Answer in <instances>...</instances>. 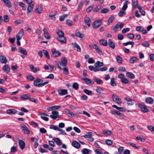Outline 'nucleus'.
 Segmentation results:
<instances>
[{"instance_id": "c85d7f7f", "label": "nucleus", "mask_w": 154, "mask_h": 154, "mask_svg": "<svg viewBox=\"0 0 154 154\" xmlns=\"http://www.w3.org/2000/svg\"><path fill=\"white\" fill-rule=\"evenodd\" d=\"M19 49L20 53L25 55H27V53L26 50L25 49H23L21 47H20Z\"/></svg>"}, {"instance_id": "393cba45", "label": "nucleus", "mask_w": 154, "mask_h": 154, "mask_svg": "<svg viewBox=\"0 0 154 154\" xmlns=\"http://www.w3.org/2000/svg\"><path fill=\"white\" fill-rule=\"evenodd\" d=\"M128 0H126L125 3H124L123 5L122 8V10L125 11L127 8H128Z\"/></svg>"}, {"instance_id": "72a5a7b5", "label": "nucleus", "mask_w": 154, "mask_h": 154, "mask_svg": "<svg viewBox=\"0 0 154 154\" xmlns=\"http://www.w3.org/2000/svg\"><path fill=\"white\" fill-rule=\"evenodd\" d=\"M75 35L77 37L80 38H82L84 37V35L79 32H76L75 33Z\"/></svg>"}, {"instance_id": "4be33fe9", "label": "nucleus", "mask_w": 154, "mask_h": 154, "mask_svg": "<svg viewBox=\"0 0 154 154\" xmlns=\"http://www.w3.org/2000/svg\"><path fill=\"white\" fill-rule=\"evenodd\" d=\"M17 112V111L14 109H8L7 111V113L8 114H16Z\"/></svg>"}, {"instance_id": "e2e57ef3", "label": "nucleus", "mask_w": 154, "mask_h": 154, "mask_svg": "<svg viewBox=\"0 0 154 154\" xmlns=\"http://www.w3.org/2000/svg\"><path fill=\"white\" fill-rule=\"evenodd\" d=\"M4 21L7 23L8 21L9 18L8 15H5L4 16Z\"/></svg>"}, {"instance_id": "603ef678", "label": "nucleus", "mask_w": 154, "mask_h": 154, "mask_svg": "<svg viewBox=\"0 0 154 154\" xmlns=\"http://www.w3.org/2000/svg\"><path fill=\"white\" fill-rule=\"evenodd\" d=\"M89 149L84 148L83 149L82 151V152L83 154H88L89 153Z\"/></svg>"}, {"instance_id": "c9c22d12", "label": "nucleus", "mask_w": 154, "mask_h": 154, "mask_svg": "<svg viewBox=\"0 0 154 154\" xmlns=\"http://www.w3.org/2000/svg\"><path fill=\"white\" fill-rule=\"evenodd\" d=\"M103 91V89L102 87H97L96 89V92L99 94H100L102 93Z\"/></svg>"}, {"instance_id": "e433bc0d", "label": "nucleus", "mask_w": 154, "mask_h": 154, "mask_svg": "<svg viewBox=\"0 0 154 154\" xmlns=\"http://www.w3.org/2000/svg\"><path fill=\"white\" fill-rule=\"evenodd\" d=\"M134 44V43L132 42L129 41L127 42L126 43H124L123 45L124 46H126L128 45H131V48H132Z\"/></svg>"}, {"instance_id": "7ed1b4c3", "label": "nucleus", "mask_w": 154, "mask_h": 154, "mask_svg": "<svg viewBox=\"0 0 154 154\" xmlns=\"http://www.w3.org/2000/svg\"><path fill=\"white\" fill-rule=\"evenodd\" d=\"M112 98L113 100L119 105L120 104L122 103L121 99L116 94H113L112 96Z\"/></svg>"}, {"instance_id": "f03ea898", "label": "nucleus", "mask_w": 154, "mask_h": 154, "mask_svg": "<svg viewBox=\"0 0 154 154\" xmlns=\"http://www.w3.org/2000/svg\"><path fill=\"white\" fill-rule=\"evenodd\" d=\"M102 20L100 19L94 21L93 23V27L94 29H96L98 28L102 24Z\"/></svg>"}, {"instance_id": "6e6d98bb", "label": "nucleus", "mask_w": 154, "mask_h": 154, "mask_svg": "<svg viewBox=\"0 0 154 154\" xmlns=\"http://www.w3.org/2000/svg\"><path fill=\"white\" fill-rule=\"evenodd\" d=\"M142 45L144 47H149V43L147 41H145L142 43Z\"/></svg>"}, {"instance_id": "f3484780", "label": "nucleus", "mask_w": 154, "mask_h": 154, "mask_svg": "<svg viewBox=\"0 0 154 154\" xmlns=\"http://www.w3.org/2000/svg\"><path fill=\"white\" fill-rule=\"evenodd\" d=\"M30 69L35 73H36L38 71H39L40 69L39 68H36L32 65H30L29 66Z\"/></svg>"}, {"instance_id": "9b49d317", "label": "nucleus", "mask_w": 154, "mask_h": 154, "mask_svg": "<svg viewBox=\"0 0 154 154\" xmlns=\"http://www.w3.org/2000/svg\"><path fill=\"white\" fill-rule=\"evenodd\" d=\"M82 80L89 85H93L94 83V82L91 81L90 79L86 77L82 78Z\"/></svg>"}, {"instance_id": "6e6552de", "label": "nucleus", "mask_w": 154, "mask_h": 154, "mask_svg": "<svg viewBox=\"0 0 154 154\" xmlns=\"http://www.w3.org/2000/svg\"><path fill=\"white\" fill-rule=\"evenodd\" d=\"M84 22L88 27H90L91 25V21L90 17L88 16H86L84 18Z\"/></svg>"}, {"instance_id": "f704fd0d", "label": "nucleus", "mask_w": 154, "mask_h": 154, "mask_svg": "<svg viewBox=\"0 0 154 154\" xmlns=\"http://www.w3.org/2000/svg\"><path fill=\"white\" fill-rule=\"evenodd\" d=\"M137 60V58L136 57H133L130 59L129 62L131 63H134L136 62Z\"/></svg>"}, {"instance_id": "0e129e2a", "label": "nucleus", "mask_w": 154, "mask_h": 154, "mask_svg": "<svg viewBox=\"0 0 154 154\" xmlns=\"http://www.w3.org/2000/svg\"><path fill=\"white\" fill-rule=\"evenodd\" d=\"M109 10L106 8H104L102 9L100 11V12L102 13L106 14L108 12Z\"/></svg>"}, {"instance_id": "3c124183", "label": "nucleus", "mask_w": 154, "mask_h": 154, "mask_svg": "<svg viewBox=\"0 0 154 154\" xmlns=\"http://www.w3.org/2000/svg\"><path fill=\"white\" fill-rule=\"evenodd\" d=\"M92 132H89L87 133V134L83 136V137L85 138H89L90 137H91L92 136Z\"/></svg>"}, {"instance_id": "ea45409f", "label": "nucleus", "mask_w": 154, "mask_h": 154, "mask_svg": "<svg viewBox=\"0 0 154 154\" xmlns=\"http://www.w3.org/2000/svg\"><path fill=\"white\" fill-rule=\"evenodd\" d=\"M19 5L20 7L22 8V9L23 10H26V6L24 3L22 2H19Z\"/></svg>"}, {"instance_id": "9d476101", "label": "nucleus", "mask_w": 154, "mask_h": 154, "mask_svg": "<svg viewBox=\"0 0 154 154\" xmlns=\"http://www.w3.org/2000/svg\"><path fill=\"white\" fill-rule=\"evenodd\" d=\"M57 40L61 42V43L65 44L66 42V38L65 37L63 36H58L57 38Z\"/></svg>"}, {"instance_id": "bf43d9fd", "label": "nucleus", "mask_w": 154, "mask_h": 154, "mask_svg": "<svg viewBox=\"0 0 154 154\" xmlns=\"http://www.w3.org/2000/svg\"><path fill=\"white\" fill-rule=\"evenodd\" d=\"M72 87L75 90H77L79 88V85L76 82L74 83L72 85Z\"/></svg>"}, {"instance_id": "c03bdc74", "label": "nucleus", "mask_w": 154, "mask_h": 154, "mask_svg": "<svg viewBox=\"0 0 154 154\" xmlns=\"http://www.w3.org/2000/svg\"><path fill=\"white\" fill-rule=\"evenodd\" d=\"M68 16V15L67 14H64L60 16L59 18V20L61 21H63L65 18H66Z\"/></svg>"}, {"instance_id": "13d9d810", "label": "nucleus", "mask_w": 154, "mask_h": 154, "mask_svg": "<svg viewBox=\"0 0 154 154\" xmlns=\"http://www.w3.org/2000/svg\"><path fill=\"white\" fill-rule=\"evenodd\" d=\"M29 96L28 94H25L23 95L20 97V98L21 99H27L29 98Z\"/></svg>"}, {"instance_id": "a18cd8bd", "label": "nucleus", "mask_w": 154, "mask_h": 154, "mask_svg": "<svg viewBox=\"0 0 154 154\" xmlns=\"http://www.w3.org/2000/svg\"><path fill=\"white\" fill-rule=\"evenodd\" d=\"M133 6L134 8H136L138 6V1L137 0H132Z\"/></svg>"}, {"instance_id": "de8ad7c7", "label": "nucleus", "mask_w": 154, "mask_h": 154, "mask_svg": "<svg viewBox=\"0 0 154 154\" xmlns=\"http://www.w3.org/2000/svg\"><path fill=\"white\" fill-rule=\"evenodd\" d=\"M128 144L129 145L132 147H134V148L136 149H139L140 148V147L139 146H136V144H134V143H131V142H129L128 143Z\"/></svg>"}, {"instance_id": "dca6fc26", "label": "nucleus", "mask_w": 154, "mask_h": 154, "mask_svg": "<svg viewBox=\"0 0 154 154\" xmlns=\"http://www.w3.org/2000/svg\"><path fill=\"white\" fill-rule=\"evenodd\" d=\"M5 4L8 8H10L11 7V3L9 0H3L2 1Z\"/></svg>"}, {"instance_id": "052dcab7", "label": "nucleus", "mask_w": 154, "mask_h": 154, "mask_svg": "<svg viewBox=\"0 0 154 154\" xmlns=\"http://www.w3.org/2000/svg\"><path fill=\"white\" fill-rule=\"evenodd\" d=\"M58 127L57 126L51 125L50 126V128L51 129H53L55 130H57Z\"/></svg>"}, {"instance_id": "4c0bfd02", "label": "nucleus", "mask_w": 154, "mask_h": 154, "mask_svg": "<svg viewBox=\"0 0 154 154\" xmlns=\"http://www.w3.org/2000/svg\"><path fill=\"white\" fill-rule=\"evenodd\" d=\"M110 85L112 86H115L116 85V84L115 82V79L114 78H112L111 79L110 82Z\"/></svg>"}, {"instance_id": "ddd939ff", "label": "nucleus", "mask_w": 154, "mask_h": 154, "mask_svg": "<svg viewBox=\"0 0 154 154\" xmlns=\"http://www.w3.org/2000/svg\"><path fill=\"white\" fill-rule=\"evenodd\" d=\"M43 31L44 32V35L45 37L47 39H50L51 38V37L49 34L48 32L47 31V30L45 28H43Z\"/></svg>"}, {"instance_id": "6ab92c4d", "label": "nucleus", "mask_w": 154, "mask_h": 154, "mask_svg": "<svg viewBox=\"0 0 154 154\" xmlns=\"http://www.w3.org/2000/svg\"><path fill=\"white\" fill-rule=\"evenodd\" d=\"M42 10V6L39 5L35 10V12L36 13L40 14Z\"/></svg>"}, {"instance_id": "37998d69", "label": "nucleus", "mask_w": 154, "mask_h": 154, "mask_svg": "<svg viewBox=\"0 0 154 154\" xmlns=\"http://www.w3.org/2000/svg\"><path fill=\"white\" fill-rule=\"evenodd\" d=\"M141 109L142 112H148L149 110L147 109L146 106H139Z\"/></svg>"}, {"instance_id": "bb28decb", "label": "nucleus", "mask_w": 154, "mask_h": 154, "mask_svg": "<svg viewBox=\"0 0 154 154\" xmlns=\"http://www.w3.org/2000/svg\"><path fill=\"white\" fill-rule=\"evenodd\" d=\"M104 134L105 135H108L111 134L112 132L111 131L108 130H106L105 129L102 130Z\"/></svg>"}, {"instance_id": "20e7f679", "label": "nucleus", "mask_w": 154, "mask_h": 154, "mask_svg": "<svg viewBox=\"0 0 154 154\" xmlns=\"http://www.w3.org/2000/svg\"><path fill=\"white\" fill-rule=\"evenodd\" d=\"M61 61L60 62L59 61L57 62V64L58 66V65L60 64V63L61 64V66H62H62H66V65L67 64V59L65 57H63L61 58Z\"/></svg>"}, {"instance_id": "b1692460", "label": "nucleus", "mask_w": 154, "mask_h": 154, "mask_svg": "<svg viewBox=\"0 0 154 154\" xmlns=\"http://www.w3.org/2000/svg\"><path fill=\"white\" fill-rule=\"evenodd\" d=\"M116 59L117 62L119 64H121L122 62V57L119 55H117L116 57Z\"/></svg>"}, {"instance_id": "0eeeda50", "label": "nucleus", "mask_w": 154, "mask_h": 154, "mask_svg": "<svg viewBox=\"0 0 154 154\" xmlns=\"http://www.w3.org/2000/svg\"><path fill=\"white\" fill-rule=\"evenodd\" d=\"M24 34L23 30L21 29L19 31L17 34L16 35L17 38L21 39Z\"/></svg>"}, {"instance_id": "338daca9", "label": "nucleus", "mask_w": 154, "mask_h": 154, "mask_svg": "<svg viewBox=\"0 0 154 154\" xmlns=\"http://www.w3.org/2000/svg\"><path fill=\"white\" fill-rule=\"evenodd\" d=\"M101 6L100 5H98L97 7H96L94 9V12H96L100 10V9L101 8Z\"/></svg>"}, {"instance_id": "cd10ccee", "label": "nucleus", "mask_w": 154, "mask_h": 154, "mask_svg": "<svg viewBox=\"0 0 154 154\" xmlns=\"http://www.w3.org/2000/svg\"><path fill=\"white\" fill-rule=\"evenodd\" d=\"M34 7L33 4H30L29 5L27 9V13L28 12H31L32 10Z\"/></svg>"}, {"instance_id": "2eb2a0df", "label": "nucleus", "mask_w": 154, "mask_h": 154, "mask_svg": "<svg viewBox=\"0 0 154 154\" xmlns=\"http://www.w3.org/2000/svg\"><path fill=\"white\" fill-rule=\"evenodd\" d=\"M0 61L2 63H7L8 60L5 57L1 55L0 56Z\"/></svg>"}, {"instance_id": "f257e3e1", "label": "nucleus", "mask_w": 154, "mask_h": 154, "mask_svg": "<svg viewBox=\"0 0 154 154\" xmlns=\"http://www.w3.org/2000/svg\"><path fill=\"white\" fill-rule=\"evenodd\" d=\"M43 80L37 78V79L34 81L33 85L35 86L38 87H42L48 83V81L43 82Z\"/></svg>"}, {"instance_id": "69168bd1", "label": "nucleus", "mask_w": 154, "mask_h": 154, "mask_svg": "<svg viewBox=\"0 0 154 154\" xmlns=\"http://www.w3.org/2000/svg\"><path fill=\"white\" fill-rule=\"evenodd\" d=\"M93 8V5H90L86 9V11L87 12H89L92 10Z\"/></svg>"}, {"instance_id": "680f3d73", "label": "nucleus", "mask_w": 154, "mask_h": 154, "mask_svg": "<svg viewBox=\"0 0 154 154\" xmlns=\"http://www.w3.org/2000/svg\"><path fill=\"white\" fill-rule=\"evenodd\" d=\"M43 52H44V55L45 57L48 59H49L50 56L48 55V52L45 50H43Z\"/></svg>"}, {"instance_id": "7c9ffc66", "label": "nucleus", "mask_w": 154, "mask_h": 154, "mask_svg": "<svg viewBox=\"0 0 154 154\" xmlns=\"http://www.w3.org/2000/svg\"><path fill=\"white\" fill-rule=\"evenodd\" d=\"M100 44L104 46H106L107 44V42L106 40L104 39H102L100 41Z\"/></svg>"}, {"instance_id": "a878e982", "label": "nucleus", "mask_w": 154, "mask_h": 154, "mask_svg": "<svg viewBox=\"0 0 154 154\" xmlns=\"http://www.w3.org/2000/svg\"><path fill=\"white\" fill-rule=\"evenodd\" d=\"M60 108V106H50L47 108V110L49 112L52 110L58 109Z\"/></svg>"}, {"instance_id": "f8f14e48", "label": "nucleus", "mask_w": 154, "mask_h": 154, "mask_svg": "<svg viewBox=\"0 0 154 154\" xmlns=\"http://www.w3.org/2000/svg\"><path fill=\"white\" fill-rule=\"evenodd\" d=\"M93 79L96 83L98 84L101 85L103 83V82L101 79L95 76L93 77Z\"/></svg>"}, {"instance_id": "aec40b11", "label": "nucleus", "mask_w": 154, "mask_h": 154, "mask_svg": "<svg viewBox=\"0 0 154 154\" xmlns=\"http://www.w3.org/2000/svg\"><path fill=\"white\" fill-rule=\"evenodd\" d=\"M108 45L112 49H114L115 48V45L112 42V40L111 39H109L108 41Z\"/></svg>"}, {"instance_id": "c756f323", "label": "nucleus", "mask_w": 154, "mask_h": 154, "mask_svg": "<svg viewBox=\"0 0 154 154\" xmlns=\"http://www.w3.org/2000/svg\"><path fill=\"white\" fill-rule=\"evenodd\" d=\"M126 75L131 79H133L135 78L134 75L131 72H127Z\"/></svg>"}, {"instance_id": "58836bf2", "label": "nucleus", "mask_w": 154, "mask_h": 154, "mask_svg": "<svg viewBox=\"0 0 154 154\" xmlns=\"http://www.w3.org/2000/svg\"><path fill=\"white\" fill-rule=\"evenodd\" d=\"M94 65H96L100 67L103 66V63L102 62H101L98 61L94 63Z\"/></svg>"}, {"instance_id": "1a4fd4ad", "label": "nucleus", "mask_w": 154, "mask_h": 154, "mask_svg": "<svg viewBox=\"0 0 154 154\" xmlns=\"http://www.w3.org/2000/svg\"><path fill=\"white\" fill-rule=\"evenodd\" d=\"M58 91L59 94L61 96L64 95L67 93V90L65 89H59Z\"/></svg>"}, {"instance_id": "864d4df0", "label": "nucleus", "mask_w": 154, "mask_h": 154, "mask_svg": "<svg viewBox=\"0 0 154 154\" xmlns=\"http://www.w3.org/2000/svg\"><path fill=\"white\" fill-rule=\"evenodd\" d=\"M119 111L122 112H124L125 111V109L123 108L122 107H119V106H113Z\"/></svg>"}, {"instance_id": "09e8293b", "label": "nucleus", "mask_w": 154, "mask_h": 154, "mask_svg": "<svg viewBox=\"0 0 154 154\" xmlns=\"http://www.w3.org/2000/svg\"><path fill=\"white\" fill-rule=\"evenodd\" d=\"M125 11L121 10L119 13V15L120 17H122L125 14Z\"/></svg>"}, {"instance_id": "8fccbe9b", "label": "nucleus", "mask_w": 154, "mask_h": 154, "mask_svg": "<svg viewBox=\"0 0 154 154\" xmlns=\"http://www.w3.org/2000/svg\"><path fill=\"white\" fill-rule=\"evenodd\" d=\"M83 5V3L82 2H80L77 8V10L79 11L82 8Z\"/></svg>"}, {"instance_id": "5fc2aeb1", "label": "nucleus", "mask_w": 154, "mask_h": 154, "mask_svg": "<svg viewBox=\"0 0 154 154\" xmlns=\"http://www.w3.org/2000/svg\"><path fill=\"white\" fill-rule=\"evenodd\" d=\"M84 93L88 95H90L92 93V91L91 90L87 89H84L83 91Z\"/></svg>"}, {"instance_id": "473e14b6", "label": "nucleus", "mask_w": 154, "mask_h": 154, "mask_svg": "<svg viewBox=\"0 0 154 154\" xmlns=\"http://www.w3.org/2000/svg\"><path fill=\"white\" fill-rule=\"evenodd\" d=\"M146 102L149 103L151 104L153 103L154 102L153 100L150 97H147L146 99Z\"/></svg>"}, {"instance_id": "a19ab883", "label": "nucleus", "mask_w": 154, "mask_h": 154, "mask_svg": "<svg viewBox=\"0 0 154 154\" xmlns=\"http://www.w3.org/2000/svg\"><path fill=\"white\" fill-rule=\"evenodd\" d=\"M114 17L113 16H112L109 17L108 19V25H109L110 23H112L114 20Z\"/></svg>"}, {"instance_id": "2f4dec72", "label": "nucleus", "mask_w": 154, "mask_h": 154, "mask_svg": "<svg viewBox=\"0 0 154 154\" xmlns=\"http://www.w3.org/2000/svg\"><path fill=\"white\" fill-rule=\"evenodd\" d=\"M53 140L56 142L57 145H61L62 142L59 138H54Z\"/></svg>"}, {"instance_id": "412c9836", "label": "nucleus", "mask_w": 154, "mask_h": 154, "mask_svg": "<svg viewBox=\"0 0 154 154\" xmlns=\"http://www.w3.org/2000/svg\"><path fill=\"white\" fill-rule=\"evenodd\" d=\"M3 69L7 73H8L10 72V68L7 65H4L3 67Z\"/></svg>"}, {"instance_id": "774afa93", "label": "nucleus", "mask_w": 154, "mask_h": 154, "mask_svg": "<svg viewBox=\"0 0 154 154\" xmlns=\"http://www.w3.org/2000/svg\"><path fill=\"white\" fill-rule=\"evenodd\" d=\"M147 127L148 129L150 131H153L154 132V126L152 125H148Z\"/></svg>"}, {"instance_id": "49530a36", "label": "nucleus", "mask_w": 154, "mask_h": 154, "mask_svg": "<svg viewBox=\"0 0 154 154\" xmlns=\"http://www.w3.org/2000/svg\"><path fill=\"white\" fill-rule=\"evenodd\" d=\"M121 82L122 83L125 84H128L130 83L128 80L125 78L122 79H121Z\"/></svg>"}, {"instance_id": "39448f33", "label": "nucleus", "mask_w": 154, "mask_h": 154, "mask_svg": "<svg viewBox=\"0 0 154 154\" xmlns=\"http://www.w3.org/2000/svg\"><path fill=\"white\" fill-rule=\"evenodd\" d=\"M52 52L51 56L53 57H58L61 55V53L58 51H57L55 49H52L51 50Z\"/></svg>"}, {"instance_id": "423d86ee", "label": "nucleus", "mask_w": 154, "mask_h": 154, "mask_svg": "<svg viewBox=\"0 0 154 154\" xmlns=\"http://www.w3.org/2000/svg\"><path fill=\"white\" fill-rule=\"evenodd\" d=\"M60 63L58 65L59 68L61 70H62L63 71V73L66 75H68L69 74V72L68 71V69L66 66H61Z\"/></svg>"}, {"instance_id": "4468645a", "label": "nucleus", "mask_w": 154, "mask_h": 154, "mask_svg": "<svg viewBox=\"0 0 154 154\" xmlns=\"http://www.w3.org/2000/svg\"><path fill=\"white\" fill-rule=\"evenodd\" d=\"M72 145L74 147L77 149L79 148L80 146V143L75 140H73L72 141Z\"/></svg>"}, {"instance_id": "79ce46f5", "label": "nucleus", "mask_w": 154, "mask_h": 154, "mask_svg": "<svg viewBox=\"0 0 154 154\" xmlns=\"http://www.w3.org/2000/svg\"><path fill=\"white\" fill-rule=\"evenodd\" d=\"M56 33L59 35V36H64V33L61 30H58L56 32Z\"/></svg>"}, {"instance_id": "5701e85b", "label": "nucleus", "mask_w": 154, "mask_h": 154, "mask_svg": "<svg viewBox=\"0 0 154 154\" xmlns=\"http://www.w3.org/2000/svg\"><path fill=\"white\" fill-rule=\"evenodd\" d=\"M72 45L74 47L76 48H77V51L78 52H80L81 51V48L80 46L77 44L76 43H72Z\"/></svg>"}, {"instance_id": "a211bd4d", "label": "nucleus", "mask_w": 154, "mask_h": 154, "mask_svg": "<svg viewBox=\"0 0 154 154\" xmlns=\"http://www.w3.org/2000/svg\"><path fill=\"white\" fill-rule=\"evenodd\" d=\"M19 145L21 149H23L25 147V143L24 142L21 140H20L19 141Z\"/></svg>"}, {"instance_id": "4d7b16f0", "label": "nucleus", "mask_w": 154, "mask_h": 154, "mask_svg": "<svg viewBox=\"0 0 154 154\" xmlns=\"http://www.w3.org/2000/svg\"><path fill=\"white\" fill-rule=\"evenodd\" d=\"M57 12L56 11L55 12V13L54 14H50L49 15V18L52 20H54L55 19V16L57 14Z\"/></svg>"}]
</instances>
